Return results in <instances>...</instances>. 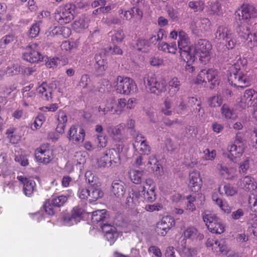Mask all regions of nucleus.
<instances>
[{
	"label": "nucleus",
	"mask_w": 257,
	"mask_h": 257,
	"mask_svg": "<svg viewBox=\"0 0 257 257\" xmlns=\"http://www.w3.org/2000/svg\"><path fill=\"white\" fill-rule=\"evenodd\" d=\"M212 199L225 213H229L231 212V207L229 206L228 203L226 201L219 199L217 196V194H214L212 196Z\"/></svg>",
	"instance_id": "a18cd8bd"
},
{
	"label": "nucleus",
	"mask_w": 257,
	"mask_h": 257,
	"mask_svg": "<svg viewBox=\"0 0 257 257\" xmlns=\"http://www.w3.org/2000/svg\"><path fill=\"white\" fill-rule=\"evenodd\" d=\"M84 209L79 206L74 207L70 213H66L63 216L64 222L68 225H71L77 224L79 222L84 214Z\"/></svg>",
	"instance_id": "2eb2a0df"
},
{
	"label": "nucleus",
	"mask_w": 257,
	"mask_h": 257,
	"mask_svg": "<svg viewBox=\"0 0 257 257\" xmlns=\"http://www.w3.org/2000/svg\"><path fill=\"white\" fill-rule=\"evenodd\" d=\"M165 33V32L163 29H160L150 38V42L152 43L156 44L157 42L161 41L163 38Z\"/></svg>",
	"instance_id": "5fc2aeb1"
},
{
	"label": "nucleus",
	"mask_w": 257,
	"mask_h": 257,
	"mask_svg": "<svg viewBox=\"0 0 257 257\" xmlns=\"http://www.w3.org/2000/svg\"><path fill=\"white\" fill-rule=\"evenodd\" d=\"M53 84L48 85L46 82H43L37 88V91L43 99L49 100L52 98Z\"/></svg>",
	"instance_id": "a878e982"
},
{
	"label": "nucleus",
	"mask_w": 257,
	"mask_h": 257,
	"mask_svg": "<svg viewBox=\"0 0 257 257\" xmlns=\"http://www.w3.org/2000/svg\"><path fill=\"white\" fill-rule=\"evenodd\" d=\"M236 32L238 37L243 40H246L251 33L249 27L245 23H240L236 28Z\"/></svg>",
	"instance_id": "72a5a7b5"
},
{
	"label": "nucleus",
	"mask_w": 257,
	"mask_h": 257,
	"mask_svg": "<svg viewBox=\"0 0 257 257\" xmlns=\"http://www.w3.org/2000/svg\"><path fill=\"white\" fill-rule=\"evenodd\" d=\"M161 112L166 115H171L173 113L172 110V101L168 98L165 99L161 106Z\"/></svg>",
	"instance_id": "49530a36"
},
{
	"label": "nucleus",
	"mask_w": 257,
	"mask_h": 257,
	"mask_svg": "<svg viewBox=\"0 0 257 257\" xmlns=\"http://www.w3.org/2000/svg\"><path fill=\"white\" fill-rule=\"evenodd\" d=\"M14 40L13 35H7L0 39V48L5 49L7 46L12 43Z\"/></svg>",
	"instance_id": "680f3d73"
},
{
	"label": "nucleus",
	"mask_w": 257,
	"mask_h": 257,
	"mask_svg": "<svg viewBox=\"0 0 257 257\" xmlns=\"http://www.w3.org/2000/svg\"><path fill=\"white\" fill-rule=\"evenodd\" d=\"M118 13L121 18L126 21L132 19H141L143 16V11L136 6L131 8L129 10H125L120 8Z\"/></svg>",
	"instance_id": "f3484780"
},
{
	"label": "nucleus",
	"mask_w": 257,
	"mask_h": 257,
	"mask_svg": "<svg viewBox=\"0 0 257 257\" xmlns=\"http://www.w3.org/2000/svg\"><path fill=\"white\" fill-rule=\"evenodd\" d=\"M94 59L95 61L94 65L97 72H104L107 68V62L106 61L102 58V56L100 54L95 55Z\"/></svg>",
	"instance_id": "58836bf2"
},
{
	"label": "nucleus",
	"mask_w": 257,
	"mask_h": 257,
	"mask_svg": "<svg viewBox=\"0 0 257 257\" xmlns=\"http://www.w3.org/2000/svg\"><path fill=\"white\" fill-rule=\"evenodd\" d=\"M85 137L84 130L78 125H72L67 133V138L69 142L74 145L83 142Z\"/></svg>",
	"instance_id": "4468645a"
},
{
	"label": "nucleus",
	"mask_w": 257,
	"mask_h": 257,
	"mask_svg": "<svg viewBox=\"0 0 257 257\" xmlns=\"http://www.w3.org/2000/svg\"><path fill=\"white\" fill-rule=\"evenodd\" d=\"M206 245L207 247H211L214 252H221L226 253L227 247L224 239L214 240L213 238H209L206 242Z\"/></svg>",
	"instance_id": "aec40b11"
},
{
	"label": "nucleus",
	"mask_w": 257,
	"mask_h": 257,
	"mask_svg": "<svg viewBox=\"0 0 257 257\" xmlns=\"http://www.w3.org/2000/svg\"><path fill=\"white\" fill-rule=\"evenodd\" d=\"M158 49L165 52L175 54L177 52V47L175 42L170 43L163 42L159 44Z\"/></svg>",
	"instance_id": "e433bc0d"
},
{
	"label": "nucleus",
	"mask_w": 257,
	"mask_h": 257,
	"mask_svg": "<svg viewBox=\"0 0 257 257\" xmlns=\"http://www.w3.org/2000/svg\"><path fill=\"white\" fill-rule=\"evenodd\" d=\"M175 221L171 216L163 217L156 224V231L162 236H165L171 227L175 225Z\"/></svg>",
	"instance_id": "a211bd4d"
},
{
	"label": "nucleus",
	"mask_w": 257,
	"mask_h": 257,
	"mask_svg": "<svg viewBox=\"0 0 257 257\" xmlns=\"http://www.w3.org/2000/svg\"><path fill=\"white\" fill-rule=\"evenodd\" d=\"M88 19L83 16L78 20H76L72 24V28L77 32H80L82 30L87 28L88 26Z\"/></svg>",
	"instance_id": "c9c22d12"
},
{
	"label": "nucleus",
	"mask_w": 257,
	"mask_h": 257,
	"mask_svg": "<svg viewBox=\"0 0 257 257\" xmlns=\"http://www.w3.org/2000/svg\"><path fill=\"white\" fill-rule=\"evenodd\" d=\"M215 36L217 40L224 41L225 46L228 50H232L239 44L235 35L225 25H220L217 27Z\"/></svg>",
	"instance_id": "7ed1b4c3"
},
{
	"label": "nucleus",
	"mask_w": 257,
	"mask_h": 257,
	"mask_svg": "<svg viewBox=\"0 0 257 257\" xmlns=\"http://www.w3.org/2000/svg\"><path fill=\"white\" fill-rule=\"evenodd\" d=\"M244 144H231L227 147L229 157L232 160L240 158L244 151Z\"/></svg>",
	"instance_id": "c85d7f7f"
},
{
	"label": "nucleus",
	"mask_w": 257,
	"mask_h": 257,
	"mask_svg": "<svg viewBox=\"0 0 257 257\" xmlns=\"http://www.w3.org/2000/svg\"><path fill=\"white\" fill-rule=\"evenodd\" d=\"M155 190V183L154 181L151 179H147L143 187L142 192L144 193H149V192H154Z\"/></svg>",
	"instance_id": "6e6d98bb"
},
{
	"label": "nucleus",
	"mask_w": 257,
	"mask_h": 257,
	"mask_svg": "<svg viewBox=\"0 0 257 257\" xmlns=\"http://www.w3.org/2000/svg\"><path fill=\"white\" fill-rule=\"evenodd\" d=\"M43 207L46 213L50 216H53L56 213L55 208L51 200L47 199L43 204Z\"/></svg>",
	"instance_id": "3c124183"
},
{
	"label": "nucleus",
	"mask_w": 257,
	"mask_h": 257,
	"mask_svg": "<svg viewBox=\"0 0 257 257\" xmlns=\"http://www.w3.org/2000/svg\"><path fill=\"white\" fill-rule=\"evenodd\" d=\"M144 83L149 91L157 95H159L166 90L165 81L152 73H148L144 79Z\"/></svg>",
	"instance_id": "39448f33"
},
{
	"label": "nucleus",
	"mask_w": 257,
	"mask_h": 257,
	"mask_svg": "<svg viewBox=\"0 0 257 257\" xmlns=\"http://www.w3.org/2000/svg\"><path fill=\"white\" fill-rule=\"evenodd\" d=\"M181 82L177 77H174L170 79L168 83V94L170 96L173 97L180 91Z\"/></svg>",
	"instance_id": "7c9ffc66"
},
{
	"label": "nucleus",
	"mask_w": 257,
	"mask_h": 257,
	"mask_svg": "<svg viewBox=\"0 0 257 257\" xmlns=\"http://www.w3.org/2000/svg\"><path fill=\"white\" fill-rule=\"evenodd\" d=\"M204 159L206 161H213L216 157V151L214 149L210 150L208 148L203 151Z\"/></svg>",
	"instance_id": "e2e57ef3"
},
{
	"label": "nucleus",
	"mask_w": 257,
	"mask_h": 257,
	"mask_svg": "<svg viewBox=\"0 0 257 257\" xmlns=\"http://www.w3.org/2000/svg\"><path fill=\"white\" fill-rule=\"evenodd\" d=\"M137 47L138 51L146 53L149 49V42L145 39H139L137 43Z\"/></svg>",
	"instance_id": "4d7b16f0"
},
{
	"label": "nucleus",
	"mask_w": 257,
	"mask_h": 257,
	"mask_svg": "<svg viewBox=\"0 0 257 257\" xmlns=\"http://www.w3.org/2000/svg\"><path fill=\"white\" fill-rule=\"evenodd\" d=\"M222 116L227 119H235L237 118V114L234 112L233 109L226 104H224L221 109Z\"/></svg>",
	"instance_id": "ea45409f"
},
{
	"label": "nucleus",
	"mask_w": 257,
	"mask_h": 257,
	"mask_svg": "<svg viewBox=\"0 0 257 257\" xmlns=\"http://www.w3.org/2000/svg\"><path fill=\"white\" fill-rule=\"evenodd\" d=\"M111 42L112 44L120 43L124 39L125 36L122 29H119L109 33Z\"/></svg>",
	"instance_id": "4c0bfd02"
},
{
	"label": "nucleus",
	"mask_w": 257,
	"mask_h": 257,
	"mask_svg": "<svg viewBox=\"0 0 257 257\" xmlns=\"http://www.w3.org/2000/svg\"><path fill=\"white\" fill-rule=\"evenodd\" d=\"M17 128L11 127L7 130L6 134L9 142L13 144H18L21 140V136L17 133Z\"/></svg>",
	"instance_id": "f704fd0d"
},
{
	"label": "nucleus",
	"mask_w": 257,
	"mask_h": 257,
	"mask_svg": "<svg viewBox=\"0 0 257 257\" xmlns=\"http://www.w3.org/2000/svg\"><path fill=\"white\" fill-rule=\"evenodd\" d=\"M90 81L91 80L88 75L83 74L81 76L77 85L83 89L87 88Z\"/></svg>",
	"instance_id": "0e129e2a"
},
{
	"label": "nucleus",
	"mask_w": 257,
	"mask_h": 257,
	"mask_svg": "<svg viewBox=\"0 0 257 257\" xmlns=\"http://www.w3.org/2000/svg\"><path fill=\"white\" fill-rule=\"evenodd\" d=\"M247 61L245 58H239L231 66L228 80L230 85L235 87L244 88L250 85V81L245 72Z\"/></svg>",
	"instance_id": "f257e3e1"
},
{
	"label": "nucleus",
	"mask_w": 257,
	"mask_h": 257,
	"mask_svg": "<svg viewBox=\"0 0 257 257\" xmlns=\"http://www.w3.org/2000/svg\"><path fill=\"white\" fill-rule=\"evenodd\" d=\"M247 41V45L250 48L257 47V32L250 33Z\"/></svg>",
	"instance_id": "69168bd1"
},
{
	"label": "nucleus",
	"mask_w": 257,
	"mask_h": 257,
	"mask_svg": "<svg viewBox=\"0 0 257 257\" xmlns=\"http://www.w3.org/2000/svg\"><path fill=\"white\" fill-rule=\"evenodd\" d=\"M86 181L89 184L90 187L87 190V193H101L100 187L101 185L98 177L91 171H87L85 173Z\"/></svg>",
	"instance_id": "dca6fc26"
},
{
	"label": "nucleus",
	"mask_w": 257,
	"mask_h": 257,
	"mask_svg": "<svg viewBox=\"0 0 257 257\" xmlns=\"http://www.w3.org/2000/svg\"><path fill=\"white\" fill-rule=\"evenodd\" d=\"M36 161L45 165L49 164L53 159V154L50 150V144L44 143L37 148L35 151Z\"/></svg>",
	"instance_id": "9b49d317"
},
{
	"label": "nucleus",
	"mask_w": 257,
	"mask_h": 257,
	"mask_svg": "<svg viewBox=\"0 0 257 257\" xmlns=\"http://www.w3.org/2000/svg\"><path fill=\"white\" fill-rule=\"evenodd\" d=\"M222 98L220 95L212 96L208 99V103L211 107L220 106L222 103Z\"/></svg>",
	"instance_id": "603ef678"
},
{
	"label": "nucleus",
	"mask_w": 257,
	"mask_h": 257,
	"mask_svg": "<svg viewBox=\"0 0 257 257\" xmlns=\"http://www.w3.org/2000/svg\"><path fill=\"white\" fill-rule=\"evenodd\" d=\"M206 80L210 83V88L213 89L218 86L220 82L219 72L214 68L206 69Z\"/></svg>",
	"instance_id": "393cba45"
},
{
	"label": "nucleus",
	"mask_w": 257,
	"mask_h": 257,
	"mask_svg": "<svg viewBox=\"0 0 257 257\" xmlns=\"http://www.w3.org/2000/svg\"><path fill=\"white\" fill-rule=\"evenodd\" d=\"M211 25L210 20L208 18H204L200 19L198 23V27L201 31H207L209 30Z\"/></svg>",
	"instance_id": "bf43d9fd"
},
{
	"label": "nucleus",
	"mask_w": 257,
	"mask_h": 257,
	"mask_svg": "<svg viewBox=\"0 0 257 257\" xmlns=\"http://www.w3.org/2000/svg\"><path fill=\"white\" fill-rule=\"evenodd\" d=\"M45 120V117L43 115H38V116L35 118L34 121L32 124L31 128L33 130H36L40 128L42 126Z\"/></svg>",
	"instance_id": "052dcab7"
},
{
	"label": "nucleus",
	"mask_w": 257,
	"mask_h": 257,
	"mask_svg": "<svg viewBox=\"0 0 257 257\" xmlns=\"http://www.w3.org/2000/svg\"><path fill=\"white\" fill-rule=\"evenodd\" d=\"M143 174V171H140L132 169L129 173L130 178L134 183L139 184L142 182Z\"/></svg>",
	"instance_id": "79ce46f5"
},
{
	"label": "nucleus",
	"mask_w": 257,
	"mask_h": 257,
	"mask_svg": "<svg viewBox=\"0 0 257 257\" xmlns=\"http://www.w3.org/2000/svg\"><path fill=\"white\" fill-rule=\"evenodd\" d=\"M114 86L117 93L123 95L135 94L138 91L135 81L128 77L118 76L114 82Z\"/></svg>",
	"instance_id": "f03ea898"
},
{
	"label": "nucleus",
	"mask_w": 257,
	"mask_h": 257,
	"mask_svg": "<svg viewBox=\"0 0 257 257\" xmlns=\"http://www.w3.org/2000/svg\"><path fill=\"white\" fill-rule=\"evenodd\" d=\"M52 33L55 35H61L64 38H67L71 34V30L67 27H56L52 30Z\"/></svg>",
	"instance_id": "37998d69"
},
{
	"label": "nucleus",
	"mask_w": 257,
	"mask_h": 257,
	"mask_svg": "<svg viewBox=\"0 0 257 257\" xmlns=\"http://www.w3.org/2000/svg\"><path fill=\"white\" fill-rule=\"evenodd\" d=\"M203 219L207 228L212 233L221 234L224 231V226L214 214L205 211Z\"/></svg>",
	"instance_id": "0eeeda50"
},
{
	"label": "nucleus",
	"mask_w": 257,
	"mask_h": 257,
	"mask_svg": "<svg viewBox=\"0 0 257 257\" xmlns=\"http://www.w3.org/2000/svg\"><path fill=\"white\" fill-rule=\"evenodd\" d=\"M206 69L201 70L197 74L194 83L196 84H202L203 83H206Z\"/></svg>",
	"instance_id": "13d9d810"
},
{
	"label": "nucleus",
	"mask_w": 257,
	"mask_h": 257,
	"mask_svg": "<svg viewBox=\"0 0 257 257\" xmlns=\"http://www.w3.org/2000/svg\"><path fill=\"white\" fill-rule=\"evenodd\" d=\"M67 122L66 113L62 110H60L57 114V125L56 131L60 134L64 133L65 129Z\"/></svg>",
	"instance_id": "2f4dec72"
},
{
	"label": "nucleus",
	"mask_w": 257,
	"mask_h": 257,
	"mask_svg": "<svg viewBox=\"0 0 257 257\" xmlns=\"http://www.w3.org/2000/svg\"><path fill=\"white\" fill-rule=\"evenodd\" d=\"M239 186L244 191L252 192L257 189V183L254 179L250 175L241 178L238 182Z\"/></svg>",
	"instance_id": "412c9836"
},
{
	"label": "nucleus",
	"mask_w": 257,
	"mask_h": 257,
	"mask_svg": "<svg viewBox=\"0 0 257 257\" xmlns=\"http://www.w3.org/2000/svg\"><path fill=\"white\" fill-rule=\"evenodd\" d=\"M235 16L240 23H248L257 17V10L253 5L244 3L235 11Z\"/></svg>",
	"instance_id": "423d86ee"
},
{
	"label": "nucleus",
	"mask_w": 257,
	"mask_h": 257,
	"mask_svg": "<svg viewBox=\"0 0 257 257\" xmlns=\"http://www.w3.org/2000/svg\"><path fill=\"white\" fill-rule=\"evenodd\" d=\"M211 49V44L206 40L200 39L195 45V52L202 64H206L210 61Z\"/></svg>",
	"instance_id": "1a4fd4ad"
},
{
	"label": "nucleus",
	"mask_w": 257,
	"mask_h": 257,
	"mask_svg": "<svg viewBox=\"0 0 257 257\" xmlns=\"http://www.w3.org/2000/svg\"><path fill=\"white\" fill-rule=\"evenodd\" d=\"M248 203L251 206L252 211L255 212L254 214H251L252 219L257 220V194H251L249 197Z\"/></svg>",
	"instance_id": "09e8293b"
},
{
	"label": "nucleus",
	"mask_w": 257,
	"mask_h": 257,
	"mask_svg": "<svg viewBox=\"0 0 257 257\" xmlns=\"http://www.w3.org/2000/svg\"><path fill=\"white\" fill-rule=\"evenodd\" d=\"M188 7L194 12H201L204 9L205 4L203 0L192 1L188 3Z\"/></svg>",
	"instance_id": "a19ab883"
},
{
	"label": "nucleus",
	"mask_w": 257,
	"mask_h": 257,
	"mask_svg": "<svg viewBox=\"0 0 257 257\" xmlns=\"http://www.w3.org/2000/svg\"><path fill=\"white\" fill-rule=\"evenodd\" d=\"M202 180L200 173L198 171H194L189 174V186L193 193H197L201 188Z\"/></svg>",
	"instance_id": "6ab92c4d"
},
{
	"label": "nucleus",
	"mask_w": 257,
	"mask_h": 257,
	"mask_svg": "<svg viewBox=\"0 0 257 257\" xmlns=\"http://www.w3.org/2000/svg\"><path fill=\"white\" fill-rule=\"evenodd\" d=\"M147 170L156 175H161L163 172V167L155 155H151L146 164Z\"/></svg>",
	"instance_id": "5701e85b"
},
{
	"label": "nucleus",
	"mask_w": 257,
	"mask_h": 257,
	"mask_svg": "<svg viewBox=\"0 0 257 257\" xmlns=\"http://www.w3.org/2000/svg\"><path fill=\"white\" fill-rule=\"evenodd\" d=\"M115 148L108 149L109 157L110 158L112 167L117 166L120 163V153L122 152L124 145H114Z\"/></svg>",
	"instance_id": "bb28decb"
},
{
	"label": "nucleus",
	"mask_w": 257,
	"mask_h": 257,
	"mask_svg": "<svg viewBox=\"0 0 257 257\" xmlns=\"http://www.w3.org/2000/svg\"><path fill=\"white\" fill-rule=\"evenodd\" d=\"M250 167V159L246 158L239 164V172L240 173L246 174Z\"/></svg>",
	"instance_id": "774afa93"
},
{
	"label": "nucleus",
	"mask_w": 257,
	"mask_h": 257,
	"mask_svg": "<svg viewBox=\"0 0 257 257\" xmlns=\"http://www.w3.org/2000/svg\"><path fill=\"white\" fill-rule=\"evenodd\" d=\"M178 47L179 49L180 58L183 61L191 62L194 60V55L191 53L190 39L183 30L179 31Z\"/></svg>",
	"instance_id": "20e7f679"
},
{
	"label": "nucleus",
	"mask_w": 257,
	"mask_h": 257,
	"mask_svg": "<svg viewBox=\"0 0 257 257\" xmlns=\"http://www.w3.org/2000/svg\"><path fill=\"white\" fill-rule=\"evenodd\" d=\"M238 106L242 109L255 107L257 106V91L252 88L246 89L238 102Z\"/></svg>",
	"instance_id": "f8f14e48"
},
{
	"label": "nucleus",
	"mask_w": 257,
	"mask_h": 257,
	"mask_svg": "<svg viewBox=\"0 0 257 257\" xmlns=\"http://www.w3.org/2000/svg\"><path fill=\"white\" fill-rule=\"evenodd\" d=\"M110 190L113 193H120L125 191V184L120 180H114L111 185Z\"/></svg>",
	"instance_id": "c03bdc74"
},
{
	"label": "nucleus",
	"mask_w": 257,
	"mask_h": 257,
	"mask_svg": "<svg viewBox=\"0 0 257 257\" xmlns=\"http://www.w3.org/2000/svg\"><path fill=\"white\" fill-rule=\"evenodd\" d=\"M217 169L219 175L225 179L232 180L236 176V170L233 167H227L221 164H218Z\"/></svg>",
	"instance_id": "cd10ccee"
},
{
	"label": "nucleus",
	"mask_w": 257,
	"mask_h": 257,
	"mask_svg": "<svg viewBox=\"0 0 257 257\" xmlns=\"http://www.w3.org/2000/svg\"><path fill=\"white\" fill-rule=\"evenodd\" d=\"M68 197L64 195H61L57 197H53L51 199L52 203L55 207H60L67 202Z\"/></svg>",
	"instance_id": "864d4df0"
},
{
	"label": "nucleus",
	"mask_w": 257,
	"mask_h": 257,
	"mask_svg": "<svg viewBox=\"0 0 257 257\" xmlns=\"http://www.w3.org/2000/svg\"><path fill=\"white\" fill-rule=\"evenodd\" d=\"M23 58L30 63H35L42 61L43 56L39 51L38 45L32 43L26 48L23 53Z\"/></svg>",
	"instance_id": "ddd939ff"
},
{
	"label": "nucleus",
	"mask_w": 257,
	"mask_h": 257,
	"mask_svg": "<svg viewBox=\"0 0 257 257\" xmlns=\"http://www.w3.org/2000/svg\"><path fill=\"white\" fill-rule=\"evenodd\" d=\"M200 235L197 228L194 226H190L184 228L181 233L183 240H189L193 241L197 239Z\"/></svg>",
	"instance_id": "c756f323"
},
{
	"label": "nucleus",
	"mask_w": 257,
	"mask_h": 257,
	"mask_svg": "<svg viewBox=\"0 0 257 257\" xmlns=\"http://www.w3.org/2000/svg\"><path fill=\"white\" fill-rule=\"evenodd\" d=\"M101 228L106 240L109 242L110 245H112L118 236L116 228L109 224H104L101 225Z\"/></svg>",
	"instance_id": "4be33fe9"
},
{
	"label": "nucleus",
	"mask_w": 257,
	"mask_h": 257,
	"mask_svg": "<svg viewBox=\"0 0 257 257\" xmlns=\"http://www.w3.org/2000/svg\"><path fill=\"white\" fill-rule=\"evenodd\" d=\"M17 179L23 184L25 193H33L36 187L34 181L29 180L23 176H18Z\"/></svg>",
	"instance_id": "473e14b6"
},
{
	"label": "nucleus",
	"mask_w": 257,
	"mask_h": 257,
	"mask_svg": "<svg viewBox=\"0 0 257 257\" xmlns=\"http://www.w3.org/2000/svg\"><path fill=\"white\" fill-rule=\"evenodd\" d=\"M108 149H107L103 153L102 156L98 161L99 165L102 167H112L110 158L109 157Z\"/></svg>",
	"instance_id": "8fccbe9b"
},
{
	"label": "nucleus",
	"mask_w": 257,
	"mask_h": 257,
	"mask_svg": "<svg viewBox=\"0 0 257 257\" xmlns=\"http://www.w3.org/2000/svg\"><path fill=\"white\" fill-rule=\"evenodd\" d=\"M106 215V211L105 210H97L92 212L91 219L93 222L98 223L105 218Z\"/></svg>",
	"instance_id": "de8ad7c7"
},
{
	"label": "nucleus",
	"mask_w": 257,
	"mask_h": 257,
	"mask_svg": "<svg viewBox=\"0 0 257 257\" xmlns=\"http://www.w3.org/2000/svg\"><path fill=\"white\" fill-rule=\"evenodd\" d=\"M40 30L39 24L37 23L33 24L29 31V37L31 38L37 37L39 35Z\"/></svg>",
	"instance_id": "338daca9"
},
{
	"label": "nucleus",
	"mask_w": 257,
	"mask_h": 257,
	"mask_svg": "<svg viewBox=\"0 0 257 257\" xmlns=\"http://www.w3.org/2000/svg\"><path fill=\"white\" fill-rule=\"evenodd\" d=\"M125 125L123 123L116 125H109L106 128V132L108 137L111 139L114 145H122L123 141V133Z\"/></svg>",
	"instance_id": "9d476101"
},
{
	"label": "nucleus",
	"mask_w": 257,
	"mask_h": 257,
	"mask_svg": "<svg viewBox=\"0 0 257 257\" xmlns=\"http://www.w3.org/2000/svg\"><path fill=\"white\" fill-rule=\"evenodd\" d=\"M74 6L67 4L60 7L55 13V19L60 25L69 23L74 19Z\"/></svg>",
	"instance_id": "6e6552de"
},
{
	"label": "nucleus",
	"mask_w": 257,
	"mask_h": 257,
	"mask_svg": "<svg viewBox=\"0 0 257 257\" xmlns=\"http://www.w3.org/2000/svg\"><path fill=\"white\" fill-rule=\"evenodd\" d=\"M188 107L192 108L199 117H202L204 113V109L202 106V101L200 98L195 96L189 97L187 99Z\"/></svg>",
	"instance_id": "b1692460"
}]
</instances>
